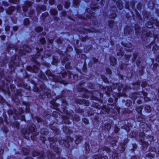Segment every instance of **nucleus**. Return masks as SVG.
Returning <instances> with one entry per match:
<instances>
[{
  "label": "nucleus",
  "instance_id": "obj_1",
  "mask_svg": "<svg viewBox=\"0 0 159 159\" xmlns=\"http://www.w3.org/2000/svg\"><path fill=\"white\" fill-rule=\"evenodd\" d=\"M13 50L18 52L20 56L15 55L11 57V62L9 64V67L11 68V70H14L16 66H18L19 65L20 62L21 61L19 57L25 54V52H30L31 51V49L27 45H25L19 50L17 46L11 44H8L7 52L11 54L13 52Z\"/></svg>",
  "mask_w": 159,
  "mask_h": 159
},
{
  "label": "nucleus",
  "instance_id": "obj_2",
  "mask_svg": "<svg viewBox=\"0 0 159 159\" xmlns=\"http://www.w3.org/2000/svg\"><path fill=\"white\" fill-rule=\"evenodd\" d=\"M84 83V82H82L80 83L79 87L77 88V90L80 92H83L84 93L83 94L82 97L85 98H87L90 97V99L93 100H97L98 99V98L95 96L98 94H100V96L103 97V94L102 93H99L98 91H93V92L92 93L91 92H89L86 89L83 88L82 87V86Z\"/></svg>",
  "mask_w": 159,
  "mask_h": 159
},
{
  "label": "nucleus",
  "instance_id": "obj_3",
  "mask_svg": "<svg viewBox=\"0 0 159 159\" xmlns=\"http://www.w3.org/2000/svg\"><path fill=\"white\" fill-rule=\"evenodd\" d=\"M64 95L60 96L59 97H57V100H58L59 98H61V102L62 104V106H64L63 107H62L63 111V112L66 113L68 116H64L62 117L63 121L64 123L67 124H70V122L69 120V119L71 117L74 120L76 121H79L80 120V117L78 116H77L74 118V117H73V116L72 114L70 113L68 111L66 110V106L67 105V102L65 99H63L62 98V97L63 96H64Z\"/></svg>",
  "mask_w": 159,
  "mask_h": 159
},
{
  "label": "nucleus",
  "instance_id": "obj_4",
  "mask_svg": "<svg viewBox=\"0 0 159 159\" xmlns=\"http://www.w3.org/2000/svg\"><path fill=\"white\" fill-rule=\"evenodd\" d=\"M36 49L37 51V53L35 55H32V56L31 58V60L35 63V65L33 67L30 66H28L26 68L27 70L35 73H36L38 71L39 67L40 66L39 63L37 61L36 59L38 58L40 56L41 52H42L43 50L42 48L39 49L38 48H36Z\"/></svg>",
  "mask_w": 159,
  "mask_h": 159
},
{
  "label": "nucleus",
  "instance_id": "obj_5",
  "mask_svg": "<svg viewBox=\"0 0 159 159\" xmlns=\"http://www.w3.org/2000/svg\"><path fill=\"white\" fill-rule=\"evenodd\" d=\"M3 72H1L0 73V89L4 92H7L10 95V90L9 89V84L8 83L11 84V77H8L7 78L5 77L3 75Z\"/></svg>",
  "mask_w": 159,
  "mask_h": 159
},
{
  "label": "nucleus",
  "instance_id": "obj_6",
  "mask_svg": "<svg viewBox=\"0 0 159 159\" xmlns=\"http://www.w3.org/2000/svg\"><path fill=\"white\" fill-rule=\"evenodd\" d=\"M46 74L49 77L50 80L55 82H61L62 81L61 77L65 78L67 75H68L69 78L70 79L71 78V75H72L69 71H67L66 72H65L62 74H58V75H57V77L55 76L49 70H47L46 72Z\"/></svg>",
  "mask_w": 159,
  "mask_h": 159
},
{
  "label": "nucleus",
  "instance_id": "obj_7",
  "mask_svg": "<svg viewBox=\"0 0 159 159\" xmlns=\"http://www.w3.org/2000/svg\"><path fill=\"white\" fill-rule=\"evenodd\" d=\"M143 108V106H138L136 108V111L139 115L137 118V120L139 121H142V122H140V126L141 128L143 129V131L147 132L150 130V128L146 123L142 122L145 121V119L144 118V116L142 115L141 114Z\"/></svg>",
  "mask_w": 159,
  "mask_h": 159
},
{
  "label": "nucleus",
  "instance_id": "obj_8",
  "mask_svg": "<svg viewBox=\"0 0 159 159\" xmlns=\"http://www.w3.org/2000/svg\"><path fill=\"white\" fill-rule=\"evenodd\" d=\"M35 125H32L28 129H22L21 132L25 136L26 139L29 138V137L28 136L30 134H31V139L33 140L36 139V136L39 133L35 130Z\"/></svg>",
  "mask_w": 159,
  "mask_h": 159
},
{
  "label": "nucleus",
  "instance_id": "obj_9",
  "mask_svg": "<svg viewBox=\"0 0 159 159\" xmlns=\"http://www.w3.org/2000/svg\"><path fill=\"white\" fill-rule=\"evenodd\" d=\"M33 90L34 91L36 92H40L41 90L44 92L43 93L39 95V98H40L43 99L46 98H50L51 97V93L47 91L48 89H47L46 87L43 83H42V84L40 86V88H38L37 86H35Z\"/></svg>",
  "mask_w": 159,
  "mask_h": 159
},
{
  "label": "nucleus",
  "instance_id": "obj_10",
  "mask_svg": "<svg viewBox=\"0 0 159 159\" xmlns=\"http://www.w3.org/2000/svg\"><path fill=\"white\" fill-rule=\"evenodd\" d=\"M22 109V107L19 110V112L18 111L14 109L13 110L10 109L8 111V113L9 115H13V118L15 119H20L21 120L23 121L25 120V117L24 115H23V114L24 113V108Z\"/></svg>",
  "mask_w": 159,
  "mask_h": 159
},
{
  "label": "nucleus",
  "instance_id": "obj_11",
  "mask_svg": "<svg viewBox=\"0 0 159 159\" xmlns=\"http://www.w3.org/2000/svg\"><path fill=\"white\" fill-rule=\"evenodd\" d=\"M148 93L146 92L142 91L139 93H134L132 96V98L135 100L137 98H143L144 97V99L145 102H147L150 100L149 98L147 97Z\"/></svg>",
  "mask_w": 159,
  "mask_h": 159
},
{
  "label": "nucleus",
  "instance_id": "obj_12",
  "mask_svg": "<svg viewBox=\"0 0 159 159\" xmlns=\"http://www.w3.org/2000/svg\"><path fill=\"white\" fill-rule=\"evenodd\" d=\"M48 140L50 142H52L50 144L51 148L57 153H60L61 150L57 146L55 143L57 142V139L55 137H50L48 138Z\"/></svg>",
  "mask_w": 159,
  "mask_h": 159
},
{
  "label": "nucleus",
  "instance_id": "obj_13",
  "mask_svg": "<svg viewBox=\"0 0 159 159\" xmlns=\"http://www.w3.org/2000/svg\"><path fill=\"white\" fill-rule=\"evenodd\" d=\"M22 95L21 91L20 90L16 91V93H15L14 95L12 97L13 100L15 102L16 105H18L20 102V101L18 98V96L21 97Z\"/></svg>",
  "mask_w": 159,
  "mask_h": 159
},
{
  "label": "nucleus",
  "instance_id": "obj_14",
  "mask_svg": "<svg viewBox=\"0 0 159 159\" xmlns=\"http://www.w3.org/2000/svg\"><path fill=\"white\" fill-rule=\"evenodd\" d=\"M59 143L61 145L64 144L66 147H69L70 145V142L72 141L70 137H67L66 140L61 139H60L58 140Z\"/></svg>",
  "mask_w": 159,
  "mask_h": 159
},
{
  "label": "nucleus",
  "instance_id": "obj_15",
  "mask_svg": "<svg viewBox=\"0 0 159 159\" xmlns=\"http://www.w3.org/2000/svg\"><path fill=\"white\" fill-rule=\"evenodd\" d=\"M152 45L153 46L152 50L155 53H158L159 55V47L157 46L155 43L152 42L149 46H147V48H150L151 47Z\"/></svg>",
  "mask_w": 159,
  "mask_h": 159
},
{
  "label": "nucleus",
  "instance_id": "obj_16",
  "mask_svg": "<svg viewBox=\"0 0 159 159\" xmlns=\"http://www.w3.org/2000/svg\"><path fill=\"white\" fill-rule=\"evenodd\" d=\"M96 7H91V9L87 8V12L89 13V16L87 17L88 19H91L92 17L95 16V13L93 11H95V9H96Z\"/></svg>",
  "mask_w": 159,
  "mask_h": 159
},
{
  "label": "nucleus",
  "instance_id": "obj_17",
  "mask_svg": "<svg viewBox=\"0 0 159 159\" xmlns=\"http://www.w3.org/2000/svg\"><path fill=\"white\" fill-rule=\"evenodd\" d=\"M32 155L33 157L38 156L39 158H42L43 159L45 158L46 156L44 155V153L43 152H38L36 151H34L32 153Z\"/></svg>",
  "mask_w": 159,
  "mask_h": 159
},
{
  "label": "nucleus",
  "instance_id": "obj_18",
  "mask_svg": "<svg viewBox=\"0 0 159 159\" xmlns=\"http://www.w3.org/2000/svg\"><path fill=\"white\" fill-rule=\"evenodd\" d=\"M99 87L100 89H103L104 92H105L107 95L109 96L110 95V92H111L112 90V89L110 86H107L106 88L102 85H99Z\"/></svg>",
  "mask_w": 159,
  "mask_h": 159
},
{
  "label": "nucleus",
  "instance_id": "obj_19",
  "mask_svg": "<svg viewBox=\"0 0 159 159\" xmlns=\"http://www.w3.org/2000/svg\"><path fill=\"white\" fill-rule=\"evenodd\" d=\"M142 39H143V38L144 37L145 35L146 37H151L152 36H154V38L155 39H156V36H155L154 34H152V33L150 31H149L148 30L145 31H144L142 32Z\"/></svg>",
  "mask_w": 159,
  "mask_h": 159
},
{
  "label": "nucleus",
  "instance_id": "obj_20",
  "mask_svg": "<svg viewBox=\"0 0 159 159\" xmlns=\"http://www.w3.org/2000/svg\"><path fill=\"white\" fill-rule=\"evenodd\" d=\"M57 125L58 124L57 123H53L52 125H51L50 126V128L56 134H59L60 132L59 131L57 128Z\"/></svg>",
  "mask_w": 159,
  "mask_h": 159
},
{
  "label": "nucleus",
  "instance_id": "obj_21",
  "mask_svg": "<svg viewBox=\"0 0 159 159\" xmlns=\"http://www.w3.org/2000/svg\"><path fill=\"white\" fill-rule=\"evenodd\" d=\"M123 45L125 47V49L127 51L130 52L132 50V49L131 48V44L129 42L127 41L126 43L123 44Z\"/></svg>",
  "mask_w": 159,
  "mask_h": 159
},
{
  "label": "nucleus",
  "instance_id": "obj_22",
  "mask_svg": "<svg viewBox=\"0 0 159 159\" xmlns=\"http://www.w3.org/2000/svg\"><path fill=\"white\" fill-rule=\"evenodd\" d=\"M150 21L147 22L145 24L146 27L148 28H151L153 26V24L154 23L155 20L154 18L151 17L150 19Z\"/></svg>",
  "mask_w": 159,
  "mask_h": 159
},
{
  "label": "nucleus",
  "instance_id": "obj_23",
  "mask_svg": "<svg viewBox=\"0 0 159 159\" xmlns=\"http://www.w3.org/2000/svg\"><path fill=\"white\" fill-rule=\"evenodd\" d=\"M76 102L80 104H84L86 106H88L89 104V102L85 100H81L79 99H76Z\"/></svg>",
  "mask_w": 159,
  "mask_h": 159
},
{
  "label": "nucleus",
  "instance_id": "obj_24",
  "mask_svg": "<svg viewBox=\"0 0 159 159\" xmlns=\"http://www.w3.org/2000/svg\"><path fill=\"white\" fill-rule=\"evenodd\" d=\"M32 3L30 2H25V5L22 7L23 11L24 12L27 11L28 10V8L32 6Z\"/></svg>",
  "mask_w": 159,
  "mask_h": 159
},
{
  "label": "nucleus",
  "instance_id": "obj_25",
  "mask_svg": "<svg viewBox=\"0 0 159 159\" xmlns=\"http://www.w3.org/2000/svg\"><path fill=\"white\" fill-rule=\"evenodd\" d=\"M139 142L141 144L143 145L142 147L143 150H144L145 148L147 149L149 145L148 143L146 141H143L142 139H141L140 140H139Z\"/></svg>",
  "mask_w": 159,
  "mask_h": 159
},
{
  "label": "nucleus",
  "instance_id": "obj_26",
  "mask_svg": "<svg viewBox=\"0 0 159 159\" xmlns=\"http://www.w3.org/2000/svg\"><path fill=\"white\" fill-rule=\"evenodd\" d=\"M56 100H53L51 102V103L52 104L53 107H51L52 108L56 109L57 111H60L59 110V108L58 107H59V105H60L59 104H58L56 102Z\"/></svg>",
  "mask_w": 159,
  "mask_h": 159
},
{
  "label": "nucleus",
  "instance_id": "obj_27",
  "mask_svg": "<svg viewBox=\"0 0 159 159\" xmlns=\"http://www.w3.org/2000/svg\"><path fill=\"white\" fill-rule=\"evenodd\" d=\"M113 1L114 2H116V4L119 9L121 10L123 8V6L121 1L120 0H113Z\"/></svg>",
  "mask_w": 159,
  "mask_h": 159
},
{
  "label": "nucleus",
  "instance_id": "obj_28",
  "mask_svg": "<svg viewBox=\"0 0 159 159\" xmlns=\"http://www.w3.org/2000/svg\"><path fill=\"white\" fill-rule=\"evenodd\" d=\"M47 157L49 159H54L55 157V155L51 151H48L47 153Z\"/></svg>",
  "mask_w": 159,
  "mask_h": 159
},
{
  "label": "nucleus",
  "instance_id": "obj_29",
  "mask_svg": "<svg viewBox=\"0 0 159 159\" xmlns=\"http://www.w3.org/2000/svg\"><path fill=\"white\" fill-rule=\"evenodd\" d=\"M102 151H105L107 153L111 152L110 149L108 147H102L98 149V152H101Z\"/></svg>",
  "mask_w": 159,
  "mask_h": 159
},
{
  "label": "nucleus",
  "instance_id": "obj_30",
  "mask_svg": "<svg viewBox=\"0 0 159 159\" xmlns=\"http://www.w3.org/2000/svg\"><path fill=\"white\" fill-rule=\"evenodd\" d=\"M24 106L25 107L26 110V112L27 113L29 112L30 111V105L28 103L25 102H22Z\"/></svg>",
  "mask_w": 159,
  "mask_h": 159
},
{
  "label": "nucleus",
  "instance_id": "obj_31",
  "mask_svg": "<svg viewBox=\"0 0 159 159\" xmlns=\"http://www.w3.org/2000/svg\"><path fill=\"white\" fill-rule=\"evenodd\" d=\"M75 143L76 144L79 143L83 139V137L81 136H76Z\"/></svg>",
  "mask_w": 159,
  "mask_h": 159
},
{
  "label": "nucleus",
  "instance_id": "obj_32",
  "mask_svg": "<svg viewBox=\"0 0 159 159\" xmlns=\"http://www.w3.org/2000/svg\"><path fill=\"white\" fill-rule=\"evenodd\" d=\"M149 150L150 151L155 152L159 155V146L157 147L156 148L152 147L150 148Z\"/></svg>",
  "mask_w": 159,
  "mask_h": 159
},
{
  "label": "nucleus",
  "instance_id": "obj_33",
  "mask_svg": "<svg viewBox=\"0 0 159 159\" xmlns=\"http://www.w3.org/2000/svg\"><path fill=\"white\" fill-rule=\"evenodd\" d=\"M39 80L42 81V80H47V78L43 73L42 72H40V75L38 76Z\"/></svg>",
  "mask_w": 159,
  "mask_h": 159
},
{
  "label": "nucleus",
  "instance_id": "obj_34",
  "mask_svg": "<svg viewBox=\"0 0 159 159\" xmlns=\"http://www.w3.org/2000/svg\"><path fill=\"white\" fill-rule=\"evenodd\" d=\"M92 151L93 152H95L98 151V152L99 148L98 145H97L96 143H95L93 145H92Z\"/></svg>",
  "mask_w": 159,
  "mask_h": 159
},
{
  "label": "nucleus",
  "instance_id": "obj_35",
  "mask_svg": "<svg viewBox=\"0 0 159 159\" xmlns=\"http://www.w3.org/2000/svg\"><path fill=\"white\" fill-rule=\"evenodd\" d=\"M46 7L45 5H42L41 6H37L36 7L37 11L39 12V13H40V11L41 10L43 11H44L46 10Z\"/></svg>",
  "mask_w": 159,
  "mask_h": 159
},
{
  "label": "nucleus",
  "instance_id": "obj_36",
  "mask_svg": "<svg viewBox=\"0 0 159 159\" xmlns=\"http://www.w3.org/2000/svg\"><path fill=\"white\" fill-rule=\"evenodd\" d=\"M15 10V7H11L8 9L6 10L7 13L9 15H11L12 14V12Z\"/></svg>",
  "mask_w": 159,
  "mask_h": 159
},
{
  "label": "nucleus",
  "instance_id": "obj_37",
  "mask_svg": "<svg viewBox=\"0 0 159 159\" xmlns=\"http://www.w3.org/2000/svg\"><path fill=\"white\" fill-rule=\"evenodd\" d=\"M154 154H152L151 152H146V157L148 159H151L154 157Z\"/></svg>",
  "mask_w": 159,
  "mask_h": 159
},
{
  "label": "nucleus",
  "instance_id": "obj_38",
  "mask_svg": "<svg viewBox=\"0 0 159 159\" xmlns=\"http://www.w3.org/2000/svg\"><path fill=\"white\" fill-rule=\"evenodd\" d=\"M63 130L64 132L66 134H70L71 132V131L66 126H63Z\"/></svg>",
  "mask_w": 159,
  "mask_h": 159
},
{
  "label": "nucleus",
  "instance_id": "obj_39",
  "mask_svg": "<svg viewBox=\"0 0 159 159\" xmlns=\"http://www.w3.org/2000/svg\"><path fill=\"white\" fill-rule=\"evenodd\" d=\"M132 31L131 28L129 27H126L125 29L124 34L125 35H128Z\"/></svg>",
  "mask_w": 159,
  "mask_h": 159
},
{
  "label": "nucleus",
  "instance_id": "obj_40",
  "mask_svg": "<svg viewBox=\"0 0 159 159\" xmlns=\"http://www.w3.org/2000/svg\"><path fill=\"white\" fill-rule=\"evenodd\" d=\"M52 55V52L50 51H46L44 53V58H47Z\"/></svg>",
  "mask_w": 159,
  "mask_h": 159
},
{
  "label": "nucleus",
  "instance_id": "obj_41",
  "mask_svg": "<svg viewBox=\"0 0 159 159\" xmlns=\"http://www.w3.org/2000/svg\"><path fill=\"white\" fill-rule=\"evenodd\" d=\"M40 133L42 134L46 135L48 133V131L47 129L43 128L41 129Z\"/></svg>",
  "mask_w": 159,
  "mask_h": 159
},
{
  "label": "nucleus",
  "instance_id": "obj_42",
  "mask_svg": "<svg viewBox=\"0 0 159 159\" xmlns=\"http://www.w3.org/2000/svg\"><path fill=\"white\" fill-rule=\"evenodd\" d=\"M12 125L13 127L16 128L17 129H19L20 124L17 121L14 122L12 124Z\"/></svg>",
  "mask_w": 159,
  "mask_h": 159
},
{
  "label": "nucleus",
  "instance_id": "obj_43",
  "mask_svg": "<svg viewBox=\"0 0 159 159\" xmlns=\"http://www.w3.org/2000/svg\"><path fill=\"white\" fill-rule=\"evenodd\" d=\"M110 61H111V66H114L116 63V59L114 57H111L110 58Z\"/></svg>",
  "mask_w": 159,
  "mask_h": 159
},
{
  "label": "nucleus",
  "instance_id": "obj_44",
  "mask_svg": "<svg viewBox=\"0 0 159 159\" xmlns=\"http://www.w3.org/2000/svg\"><path fill=\"white\" fill-rule=\"evenodd\" d=\"M140 83L139 82H137L134 83L133 84V85L134 86L133 88L134 89H138L139 88Z\"/></svg>",
  "mask_w": 159,
  "mask_h": 159
},
{
  "label": "nucleus",
  "instance_id": "obj_45",
  "mask_svg": "<svg viewBox=\"0 0 159 159\" xmlns=\"http://www.w3.org/2000/svg\"><path fill=\"white\" fill-rule=\"evenodd\" d=\"M135 31L137 34H139L140 32V27L138 25H135Z\"/></svg>",
  "mask_w": 159,
  "mask_h": 159
},
{
  "label": "nucleus",
  "instance_id": "obj_46",
  "mask_svg": "<svg viewBox=\"0 0 159 159\" xmlns=\"http://www.w3.org/2000/svg\"><path fill=\"white\" fill-rule=\"evenodd\" d=\"M85 150L86 153H89L90 151L89 145L87 143H85Z\"/></svg>",
  "mask_w": 159,
  "mask_h": 159
},
{
  "label": "nucleus",
  "instance_id": "obj_47",
  "mask_svg": "<svg viewBox=\"0 0 159 159\" xmlns=\"http://www.w3.org/2000/svg\"><path fill=\"white\" fill-rule=\"evenodd\" d=\"M149 7L151 9H152L154 7V4L152 1H150L148 4Z\"/></svg>",
  "mask_w": 159,
  "mask_h": 159
},
{
  "label": "nucleus",
  "instance_id": "obj_48",
  "mask_svg": "<svg viewBox=\"0 0 159 159\" xmlns=\"http://www.w3.org/2000/svg\"><path fill=\"white\" fill-rule=\"evenodd\" d=\"M112 159H119L118 154L116 152H113Z\"/></svg>",
  "mask_w": 159,
  "mask_h": 159
},
{
  "label": "nucleus",
  "instance_id": "obj_49",
  "mask_svg": "<svg viewBox=\"0 0 159 159\" xmlns=\"http://www.w3.org/2000/svg\"><path fill=\"white\" fill-rule=\"evenodd\" d=\"M145 110L147 112L149 113L152 110L150 106L147 105L145 106Z\"/></svg>",
  "mask_w": 159,
  "mask_h": 159
},
{
  "label": "nucleus",
  "instance_id": "obj_50",
  "mask_svg": "<svg viewBox=\"0 0 159 159\" xmlns=\"http://www.w3.org/2000/svg\"><path fill=\"white\" fill-rule=\"evenodd\" d=\"M50 13L53 16H55L57 14V11L54 9H52L50 10Z\"/></svg>",
  "mask_w": 159,
  "mask_h": 159
},
{
  "label": "nucleus",
  "instance_id": "obj_51",
  "mask_svg": "<svg viewBox=\"0 0 159 159\" xmlns=\"http://www.w3.org/2000/svg\"><path fill=\"white\" fill-rule=\"evenodd\" d=\"M11 79H12V78H11ZM12 81V80L11 79V82ZM8 84H9V83L8 82ZM10 89H11V90H12V91H13L14 92H15V86L14 85V84H10Z\"/></svg>",
  "mask_w": 159,
  "mask_h": 159
},
{
  "label": "nucleus",
  "instance_id": "obj_52",
  "mask_svg": "<svg viewBox=\"0 0 159 159\" xmlns=\"http://www.w3.org/2000/svg\"><path fill=\"white\" fill-rule=\"evenodd\" d=\"M32 116L34 120H37L38 122L42 121V119H41L38 116H36L35 117H33Z\"/></svg>",
  "mask_w": 159,
  "mask_h": 159
},
{
  "label": "nucleus",
  "instance_id": "obj_53",
  "mask_svg": "<svg viewBox=\"0 0 159 159\" xmlns=\"http://www.w3.org/2000/svg\"><path fill=\"white\" fill-rule=\"evenodd\" d=\"M92 106L97 109H100L101 108V106L99 104L96 103H93L92 104Z\"/></svg>",
  "mask_w": 159,
  "mask_h": 159
},
{
  "label": "nucleus",
  "instance_id": "obj_54",
  "mask_svg": "<svg viewBox=\"0 0 159 159\" xmlns=\"http://www.w3.org/2000/svg\"><path fill=\"white\" fill-rule=\"evenodd\" d=\"M22 151L25 155H27L29 154V150L26 148H23Z\"/></svg>",
  "mask_w": 159,
  "mask_h": 159
},
{
  "label": "nucleus",
  "instance_id": "obj_55",
  "mask_svg": "<svg viewBox=\"0 0 159 159\" xmlns=\"http://www.w3.org/2000/svg\"><path fill=\"white\" fill-rule=\"evenodd\" d=\"M53 64H57L58 63V58L55 56L53 57V61L52 62Z\"/></svg>",
  "mask_w": 159,
  "mask_h": 159
},
{
  "label": "nucleus",
  "instance_id": "obj_56",
  "mask_svg": "<svg viewBox=\"0 0 159 159\" xmlns=\"http://www.w3.org/2000/svg\"><path fill=\"white\" fill-rule=\"evenodd\" d=\"M105 129H106L107 130H110L111 128V125L109 123L105 124Z\"/></svg>",
  "mask_w": 159,
  "mask_h": 159
},
{
  "label": "nucleus",
  "instance_id": "obj_57",
  "mask_svg": "<svg viewBox=\"0 0 159 159\" xmlns=\"http://www.w3.org/2000/svg\"><path fill=\"white\" fill-rule=\"evenodd\" d=\"M139 137L140 138V140L141 139L143 140L145 137V134L143 132H141L139 134Z\"/></svg>",
  "mask_w": 159,
  "mask_h": 159
},
{
  "label": "nucleus",
  "instance_id": "obj_58",
  "mask_svg": "<svg viewBox=\"0 0 159 159\" xmlns=\"http://www.w3.org/2000/svg\"><path fill=\"white\" fill-rule=\"evenodd\" d=\"M35 31L37 32H40L43 31V29L41 27H38L36 28Z\"/></svg>",
  "mask_w": 159,
  "mask_h": 159
},
{
  "label": "nucleus",
  "instance_id": "obj_59",
  "mask_svg": "<svg viewBox=\"0 0 159 159\" xmlns=\"http://www.w3.org/2000/svg\"><path fill=\"white\" fill-rule=\"evenodd\" d=\"M51 39L49 37H46V38L48 39V40L49 43L52 44L53 41L54 37H51Z\"/></svg>",
  "mask_w": 159,
  "mask_h": 159
},
{
  "label": "nucleus",
  "instance_id": "obj_60",
  "mask_svg": "<svg viewBox=\"0 0 159 159\" xmlns=\"http://www.w3.org/2000/svg\"><path fill=\"white\" fill-rule=\"evenodd\" d=\"M116 16V15L115 13L111 14L109 16V18L110 19H114Z\"/></svg>",
  "mask_w": 159,
  "mask_h": 159
},
{
  "label": "nucleus",
  "instance_id": "obj_61",
  "mask_svg": "<svg viewBox=\"0 0 159 159\" xmlns=\"http://www.w3.org/2000/svg\"><path fill=\"white\" fill-rule=\"evenodd\" d=\"M52 114L54 116L55 118H57L58 116H60L59 113L56 111H53Z\"/></svg>",
  "mask_w": 159,
  "mask_h": 159
},
{
  "label": "nucleus",
  "instance_id": "obj_62",
  "mask_svg": "<svg viewBox=\"0 0 159 159\" xmlns=\"http://www.w3.org/2000/svg\"><path fill=\"white\" fill-rule=\"evenodd\" d=\"M102 155L100 154L95 155L93 156V159H100Z\"/></svg>",
  "mask_w": 159,
  "mask_h": 159
},
{
  "label": "nucleus",
  "instance_id": "obj_63",
  "mask_svg": "<svg viewBox=\"0 0 159 159\" xmlns=\"http://www.w3.org/2000/svg\"><path fill=\"white\" fill-rule=\"evenodd\" d=\"M114 24V22L113 20H111L109 21V25L111 28L112 27Z\"/></svg>",
  "mask_w": 159,
  "mask_h": 159
},
{
  "label": "nucleus",
  "instance_id": "obj_64",
  "mask_svg": "<svg viewBox=\"0 0 159 159\" xmlns=\"http://www.w3.org/2000/svg\"><path fill=\"white\" fill-rule=\"evenodd\" d=\"M40 42L42 44H44L46 42V40L44 38H41L40 39Z\"/></svg>",
  "mask_w": 159,
  "mask_h": 159
}]
</instances>
